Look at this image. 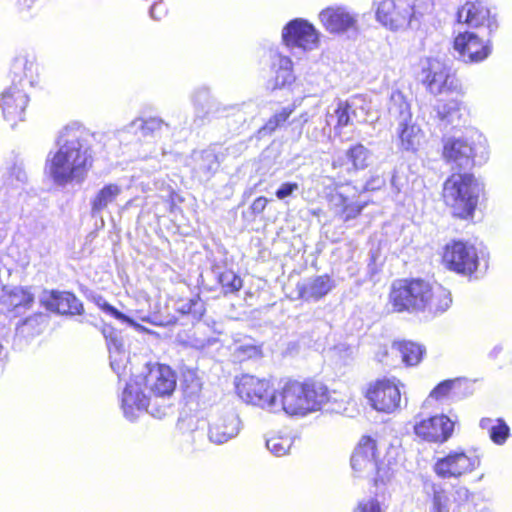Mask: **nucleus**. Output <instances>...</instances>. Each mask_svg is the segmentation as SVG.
I'll return each instance as SVG.
<instances>
[{"instance_id":"a18cd8bd","label":"nucleus","mask_w":512,"mask_h":512,"mask_svg":"<svg viewBox=\"0 0 512 512\" xmlns=\"http://www.w3.org/2000/svg\"><path fill=\"white\" fill-rule=\"evenodd\" d=\"M362 100L360 98H353L351 100L343 102L344 109L349 112V116L351 119V123L354 121H360L363 118V106L361 104Z\"/></svg>"},{"instance_id":"473e14b6","label":"nucleus","mask_w":512,"mask_h":512,"mask_svg":"<svg viewBox=\"0 0 512 512\" xmlns=\"http://www.w3.org/2000/svg\"><path fill=\"white\" fill-rule=\"evenodd\" d=\"M163 126H168L160 118L151 117L148 119H135L131 121L124 128L117 131L120 135L123 132L137 133L140 131L143 136L154 135L155 132L159 131Z\"/></svg>"},{"instance_id":"e2e57ef3","label":"nucleus","mask_w":512,"mask_h":512,"mask_svg":"<svg viewBox=\"0 0 512 512\" xmlns=\"http://www.w3.org/2000/svg\"><path fill=\"white\" fill-rule=\"evenodd\" d=\"M389 354H392L391 351L389 352L386 348H383L376 354V358L379 362L392 366L394 363L388 360Z\"/></svg>"},{"instance_id":"f704fd0d","label":"nucleus","mask_w":512,"mask_h":512,"mask_svg":"<svg viewBox=\"0 0 512 512\" xmlns=\"http://www.w3.org/2000/svg\"><path fill=\"white\" fill-rule=\"evenodd\" d=\"M3 178L5 184L15 188H19L27 180L23 167L18 163L8 164L5 167Z\"/></svg>"},{"instance_id":"ddd939ff","label":"nucleus","mask_w":512,"mask_h":512,"mask_svg":"<svg viewBox=\"0 0 512 512\" xmlns=\"http://www.w3.org/2000/svg\"><path fill=\"white\" fill-rule=\"evenodd\" d=\"M479 466L480 458L477 455H469L463 450H454L437 459L434 471L443 479L459 478L473 472Z\"/></svg>"},{"instance_id":"c9c22d12","label":"nucleus","mask_w":512,"mask_h":512,"mask_svg":"<svg viewBox=\"0 0 512 512\" xmlns=\"http://www.w3.org/2000/svg\"><path fill=\"white\" fill-rule=\"evenodd\" d=\"M218 281L224 291V294L236 293L242 286V279L232 270H225L218 276Z\"/></svg>"},{"instance_id":"79ce46f5","label":"nucleus","mask_w":512,"mask_h":512,"mask_svg":"<svg viewBox=\"0 0 512 512\" xmlns=\"http://www.w3.org/2000/svg\"><path fill=\"white\" fill-rule=\"evenodd\" d=\"M460 110V102L457 100H450L446 103H439L435 111L440 120L452 123L454 120V114Z\"/></svg>"},{"instance_id":"4d7b16f0","label":"nucleus","mask_w":512,"mask_h":512,"mask_svg":"<svg viewBox=\"0 0 512 512\" xmlns=\"http://www.w3.org/2000/svg\"><path fill=\"white\" fill-rule=\"evenodd\" d=\"M199 304L198 300L196 299H188L185 301H180L177 303V311H179L181 314H190L194 311V307Z\"/></svg>"},{"instance_id":"69168bd1","label":"nucleus","mask_w":512,"mask_h":512,"mask_svg":"<svg viewBox=\"0 0 512 512\" xmlns=\"http://www.w3.org/2000/svg\"><path fill=\"white\" fill-rule=\"evenodd\" d=\"M37 0H16L20 10L30 9Z\"/></svg>"},{"instance_id":"ea45409f","label":"nucleus","mask_w":512,"mask_h":512,"mask_svg":"<svg viewBox=\"0 0 512 512\" xmlns=\"http://www.w3.org/2000/svg\"><path fill=\"white\" fill-rule=\"evenodd\" d=\"M293 113V108H283L280 112L274 114L266 124L258 131L260 136H265L274 132L278 127L283 125L290 115Z\"/></svg>"},{"instance_id":"7c9ffc66","label":"nucleus","mask_w":512,"mask_h":512,"mask_svg":"<svg viewBox=\"0 0 512 512\" xmlns=\"http://www.w3.org/2000/svg\"><path fill=\"white\" fill-rule=\"evenodd\" d=\"M423 348L413 342H394L391 346L392 355L399 356L407 366H413L420 362Z\"/></svg>"},{"instance_id":"6e6552de","label":"nucleus","mask_w":512,"mask_h":512,"mask_svg":"<svg viewBox=\"0 0 512 512\" xmlns=\"http://www.w3.org/2000/svg\"><path fill=\"white\" fill-rule=\"evenodd\" d=\"M146 391L142 389V383L136 380L126 384L122 393L121 403L124 416L128 420L134 421L139 413L144 411L159 419L166 415L169 405L157 406L153 398Z\"/></svg>"},{"instance_id":"4c0bfd02","label":"nucleus","mask_w":512,"mask_h":512,"mask_svg":"<svg viewBox=\"0 0 512 512\" xmlns=\"http://www.w3.org/2000/svg\"><path fill=\"white\" fill-rule=\"evenodd\" d=\"M292 446V440L287 436L274 435L266 439L267 449L275 456L286 455Z\"/></svg>"},{"instance_id":"4be33fe9","label":"nucleus","mask_w":512,"mask_h":512,"mask_svg":"<svg viewBox=\"0 0 512 512\" xmlns=\"http://www.w3.org/2000/svg\"><path fill=\"white\" fill-rule=\"evenodd\" d=\"M324 29L331 34H341L355 27L356 15L343 6H330L318 15Z\"/></svg>"},{"instance_id":"a878e982","label":"nucleus","mask_w":512,"mask_h":512,"mask_svg":"<svg viewBox=\"0 0 512 512\" xmlns=\"http://www.w3.org/2000/svg\"><path fill=\"white\" fill-rule=\"evenodd\" d=\"M39 67L36 61V57L30 53L18 54L11 65V72L14 75L13 82L19 79L20 86L23 87V78L28 82L30 86H36L39 83Z\"/></svg>"},{"instance_id":"774afa93","label":"nucleus","mask_w":512,"mask_h":512,"mask_svg":"<svg viewBox=\"0 0 512 512\" xmlns=\"http://www.w3.org/2000/svg\"><path fill=\"white\" fill-rule=\"evenodd\" d=\"M501 351L502 347L500 345H497L489 352V357L495 359L501 353Z\"/></svg>"},{"instance_id":"58836bf2","label":"nucleus","mask_w":512,"mask_h":512,"mask_svg":"<svg viewBox=\"0 0 512 512\" xmlns=\"http://www.w3.org/2000/svg\"><path fill=\"white\" fill-rule=\"evenodd\" d=\"M334 119H336V124L334 126L335 129H341L348 125H352L349 112L344 109V104L342 101L337 103V106L333 109L332 112H327L326 125L331 126Z\"/></svg>"},{"instance_id":"393cba45","label":"nucleus","mask_w":512,"mask_h":512,"mask_svg":"<svg viewBox=\"0 0 512 512\" xmlns=\"http://www.w3.org/2000/svg\"><path fill=\"white\" fill-rule=\"evenodd\" d=\"M190 165L194 177L199 181H208L218 170L220 161L213 149L195 151L191 156Z\"/></svg>"},{"instance_id":"c756f323","label":"nucleus","mask_w":512,"mask_h":512,"mask_svg":"<svg viewBox=\"0 0 512 512\" xmlns=\"http://www.w3.org/2000/svg\"><path fill=\"white\" fill-rule=\"evenodd\" d=\"M46 323V316L35 313L22 320L16 327V337L29 340L42 333Z\"/></svg>"},{"instance_id":"c03bdc74","label":"nucleus","mask_w":512,"mask_h":512,"mask_svg":"<svg viewBox=\"0 0 512 512\" xmlns=\"http://www.w3.org/2000/svg\"><path fill=\"white\" fill-rule=\"evenodd\" d=\"M366 206V202L360 203L354 200V197L350 199L347 205L343 208L339 216L344 221H349L356 218Z\"/></svg>"},{"instance_id":"2f4dec72","label":"nucleus","mask_w":512,"mask_h":512,"mask_svg":"<svg viewBox=\"0 0 512 512\" xmlns=\"http://www.w3.org/2000/svg\"><path fill=\"white\" fill-rule=\"evenodd\" d=\"M104 336L107 340V346L110 352V366L118 376L121 375V370L125 369L122 365L124 349L123 342L119 335L111 330L109 334L104 330Z\"/></svg>"},{"instance_id":"bb28decb","label":"nucleus","mask_w":512,"mask_h":512,"mask_svg":"<svg viewBox=\"0 0 512 512\" xmlns=\"http://www.w3.org/2000/svg\"><path fill=\"white\" fill-rule=\"evenodd\" d=\"M335 286L329 275H319L306 279L297 285L299 296L305 301H318L325 297Z\"/></svg>"},{"instance_id":"e433bc0d","label":"nucleus","mask_w":512,"mask_h":512,"mask_svg":"<svg viewBox=\"0 0 512 512\" xmlns=\"http://www.w3.org/2000/svg\"><path fill=\"white\" fill-rule=\"evenodd\" d=\"M347 157L354 169H364L369 165L370 152L362 144H357L347 151Z\"/></svg>"},{"instance_id":"39448f33","label":"nucleus","mask_w":512,"mask_h":512,"mask_svg":"<svg viewBox=\"0 0 512 512\" xmlns=\"http://www.w3.org/2000/svg\"><path fill=\"white\" fill-rule=\"evenodd\" d=\"M443 157L453 169L466 170L483 165L489 158L487 139L478 132L464 138H447L443 145Z\"/></svg>"},{"instance_id":"9d476101","label":"nucleus","mask_w":512,"mask_h":512,"mask_svg":"<svg viewBox=\"0 0 512 512\" xmlns=\"http://www.w3.org/2000/svg\"><path fill=\"white\" fill-rule=\"evenodd\" d=\"M420 75L426 88L434 95L457 91L460 86L451 68L436 58H429L422 63Z\"/></svg>"},{"instance_id":"603ef678","label":"nucleus","mask_w":512,"mask_h":512,"mask_svg":"<svg viewBox=\"0 0 512 512\" xmlns=\"http://www.w3.org/2000/svg\"><path fill=\"white\" fill-rule=\"evenodd\" d=\"M454 385V381L452 380H445L438 384L430 393V397L439 399L441 397L446 396L449 391L452 389Z\"/></svg>"},{"instance_id":"052dcab7","label":"nucleus","mask_w":512,"mask_h":512,"mask_svg":"<svg viewBox=\"0 0 512 512\" xmlns=\"http://www.w3.org/2000/svg\"><path fill=\"white\" fill-rule=\"evenodd\" d=\"M267 202L268 200L263 196L256 198L251 205L252 211L255 214L262 213L266 208Z\"/></svg>"},{"instance_id":"6ab92c4d","label":"nucleus","mask_w":512,"mask_h":512,"mask_svg":"<svg viewBox=\"0 0 512 512\" xmlns=\"http://www.w3.org/2000/svg\"><path fill=\"white\" fill-rule=\"evenodd\" d=\"M378 463L376 441L369 436H363L351 456V467L359 476L370 478Z\"/></svg>"},{"instance_id":"13d9d810","label":"nucleus","mask_w":512,"mask_h":512,"mask_svg":"<svg viewBox=\"0 0 512 512\" xmlns=\"http://www.w3.org/2000/svg\"><path fill=\"white\" fill-rule=\"evenodd\" d=\"M166 6L164 3L155 2L150 8V16L155 20H160L166 14Z\"/></svg>"},{"instance_id":"9b49d317","label":"nucleus","mask_w":512,"mask_h":512,"mask_svg":"<svg viewBox=\"0 0 512 512\" xmlns=\"http://www.w3.org/2000/svg\"><path fill=\"white\" fill-rule=\"evenodd\" d=\"M145 390L153 398L157 406L166 403L176 388V376L169 366L154 364L148 367V372L141 378Z\"/></svg>"},{"instance_id":"a211bd4d","label":"nucleus","mask_w":512,"mask_h":512,"mask_svg":"<svg viewBox=\"0 0 512 512\" xmlns=\"http://www.w3.org/2000/svg\"><path fill=\"white\" fill-rule=\"evenodd\" d=\"M28 102L29 98L24 88L15 82L2 92L0 106L3 117L12 127H14L18 121L24 120L25 109Z\"/></svg>"},{"instance_id":"20e7f679","label":"nucleus","mask_w":512,"mask_h":512,"mask_svg":"<svg viewBox=\"0 0 512 512\" xmlns=\"http://www.w3.org/2000/svg\"><path fill=\"white\" fill-rule=\"evenodd\" d=\"M483 189L474 175L454 173L444 182L443 198L454 216L467 219L473 216Z\"/></svg>"},{"instance_id":"dca6fc26","label":"nucleus","mask_w":512,"mask_h":512,"mask_svg":"<svg viewBox=\"0 0 512 512\" xmlns=\"http://www.w3.org/2000/svg\"><path fill=\"white\" fill-rule=\"evenodd\" d=\"M454 422L446 415L439 414L427 418L417 416L414 432L428 442L443 443L452 435Z\"/></svg>"},{"instance_id":"0e129e2a","label":"nucleus","mask_w":512,"mask_h":512,"mask_svg":"<svg viewBox=\"0 0 512 512\" xmlns=\"http://www.w3.org/2000/svg\"><path fill=\"white\" fill-rule=\"evenodd\" d=\"M480 427L482 429H486L489 432V434H491L492 430L495 427V420L490 418H483L480 421Z\"/></svg>"},{"instance_id":"4468645a","label":"nucleus","mask_w":512,"mask_h":512,"mask_svg":"<svg viewBox=\"0 0 512 512\" xmlns=\"http://www.w3.org/2000/svg\"><path fill=\"white\" fill-rule=\"evenodd\" d=\"M443 262L450 269L461 274L477 271L479 257L476 248L463 241H453L445 246Z\"/></svg>"},{"instance_id":"3c124183","label":"nucleus","mask_w":512,"mask_h":512,"mask_svg":"<svg viewBox=\"0 0 512 512\" xmlns=\"http://www.w3.org/2000/svg\"><path fill=\"white\" fill-rule=\"evenodd\" d=\"M354 512H383L377 499L370 498L359 502Z\"/></svg>"},{"instance_id":"2eb2a0df","label":"nucleus","mask_w":512,"mask_h":512,"mask_svg":"<svg viewBox=\"0 0 512 512\" xmlns=\"http://www.w3.org/2000/svg\"><path fill=\"white\" fill-rule=\"evenodd\" d=\"M282 40L287 47L311 51L319 45V32L308 20L296 18L284 26Z\"/></svg>"},{"instance_id":"de8ad7c7","label":"nucleus","mask_w":512,"mask_h":512,"mask_svg":"<svg viewBox=\"0 0 512 512\" xmlns=\"http://www.w3.org/2000/svg\"><path fill=\"white\" fill-rule=\"evenodd\" d=\"M259 353V348L252 344L239 345L235 348L234 351L235 357L240 361L256 357L259 355Z\"/></svg>"},{"instance_id":"09e8293b","label":"nucleus","mask_w":512,"mask_h":512,"mask_svg":"<svg viewBox=\"0 0 512 512\" xmlns=\"http://www.w3.org/2000/svg\"><path fill=\"white\" fill-rule=\"evenodd\" d=\"M299 190V184L296 182H284L275 191L277 199L284 201L294 195Z\"/></svg>"},{"instance_id":"f257e3e1","label":"nucleus","mask_w":512,"mask_h":512,"mask_svg":"<svg viewBox=\"0 0 512 512\" xmlns=\"http://www.w3.org/2000/svg\"><path fill=\"white\" fill-rule=\"evenodd\" d=\"M56 146V152L48 160L55 183L82 181L92 165L88 132L77 124L68 125L59 132Z\"/></svg>"},{"instance_id":"37998d69","label":"nucleus","mask_w":512,"mask_h":512,"mask_svg":"<svg viewBox=\"0 0 512 512\" xmlns=\"http://www.w3.org/2000/svg\"><path fill=\"white\" fill-rule=\"evenodd\" d=\"M431 512H450V499L443 489L434 488Z\"/></svg>"},{"instance_id":"bf43d9fd","label":"nucleus","mask_w":512,"mask_h":512,"mask_svg":"<svg viewBox=\"0 0 512 512\" xmlns=\"http://www.w3.org/2000/svg\"><path fill=\"white\" fill-rule=\"evenodd\" d=\"M470 495L471 493L466 487L460 486L455 489L454 498L455 501L462 503L468 501Z\"/></svg>"},{"instance_id":"5701e85b","label":"nucleus","mask_w":512,"mask_h":512,"mask_svg":"<svg viewBox=\"0 0 512 512\" xmlns=\"http://www.w3.org/2000/svg\"><path fill=\"white\" fill-rule=\"evenodd\" d=\"M34 302V295L28 288L4 289L0 296V312L11 317L24 313Z\"/></svg>"},{"instance_id":"b1692460","label":"nucleus","mask_w":512,"mask_h":512,"mask_svg":"<svg viewBox=\"0 0 512 512\" xmlns=\"http://www.w3.org/2000/svg\"><path fill=\"white\" fill-rule=\"evenodd\" d=\"M457 19L471 27L486 25L490 32L497 29L495 18L490 16L489 9L480 1L466 2L458 10Z\"/></svg>"},{"instance_id":"0eeeda50","label":"nucleus","mask_w":512,"mask_h":512,"mask_svg":"<svg viewBox=\"0 0 512 512\" xmlns=\"http://www.w3.org/2000/svg\"><path fill=\"white\" fill-rule=\"evenodd\" d=\"M236 390L246 403L277 413L278 390L273 389L268 380L248 374L242 375L236 383Z\"/></svg>"},{"instance_id":"a19ab883","label":"nucleus","mask_w":512,"mask_h":512,"mask_svg":"<svg viewBox=\"0 0 512 512\" xmlns=\"http://www.w3.org/2000/svg\"><path fill=\"white\" fill-rule=\"evenodd\" d=\"M352 190L349 186L340 187L339 190H336L331 194L329 198V203L334 212L339 215L343 208L347 205L352 197H355L356 192L352 194L349 191Z\"/></svg>"},{"instance_id":"cd10ccee","label":"nucleus","mask_w":512,"mask_h":512,"mask_svg":"<svg viewBox=\"0 0 512 512\" xmlns=\"http://www.w3.org/2000/svg\"><path fill=\"white\" fill-rule=\"evenodd\" d=\"M270 58L272 61V69L275 70V78L273 82L269 84V88L275 90L291 84L294 81L291 59L277 51H272Z\"/></svg>"},{"instance_id":"5fc2aeb1","label":"nucleus","mask_w":512,"mask_h":512,"mask_svg":"<svg viewBox=\"0 0 512 512\" xmlns=\"http://www.w3.org/2000/svg\"><path fill=\"white\" fill-rule=\"evenodd\" d=\"M329 127L326 124L322 128L315 127L312 131L307 132L308 139L314 142L323 141L330 134Z\"/></svg>"},{"instance_id":"72a5a7b5","label":"nucleus","mask_w":512,"mask_h":512,"mask_svg":"<svg viewBox=\"0 0 512 512\" xmlns=\"http://www.w3.org/2000/svg\"><path fill=\"white\" fill-rule=\"evenodd\" d=\"M192 101L195 108L196 120H199L201 124L212 111L213 100L209 90L205 87L197 89L192 96Z\"/></svg>"},{"instance_id":"1a4fd4ad","label":"nucleus","mask_w":512,"mask_h":512,"mask_svg":"<svg viewBox=\"0 0 512 512\" xmlns=\"http://www.w3.org/2000/svg\"><path fill=\"white\" fill-rule=\"evenodd\" d=\"M402 386L395 377H383L368 384L365 397L373 409L390 414L401 407Z\"/></svg>"},{"instance_id":"f8f14e48","label":"nucleus","mask_w":512,"mask_h":512,"mask_svg":"<svg viewBox=\"0 0 512 512\" xmlns=\"http://www.w3.org/2000/svg\"><path fill=\"white\" fill-rule=\"evenodd\" d=\"M413 15V7L406 0H383L376 9L377 21L392 31L412 26Z\"/></svg>"},{"instance_id":"c85d7f7f","label":"nucleus","mask_w":512,"mask_h":512,"mask_svg":"<svg viewBox=\"0 0 512 512\" xmlns=\"http://www.w3.org/2000/svg\"><path fill=\"white\" fill-rule=\"evenodd\" d=\"M122 193L121 186L110 183L103 186L91 200V214L99 216Z\"/></svg>"},{"instance_id":"412c9836","label":"nucleus","mask_w":512,"mask_h":512,"mask_svg":"<svg viewBox=\"0 0 512 512\" xmlns=\"http://www.w3.org/2000/svg\"><path fill=\"white\" fill-rule=\"evenodd\" d=\"M40 303L49 311L60 315H80L84 308L82 302L66 291H43Z\"/></svg>"},{"instance_id":"680f3d73","label":"nucleus","mask_w":512,"mask_h":512,"mask_svg":"<svg viewBox=\"0 0 512 512\" xmlns=\"http://www.w3.org/2000/svg\"><path fill=\"white\" fill-rule=\"evenodd\" d=\"M385 184V180L381 177H374L371 180H369L366 185L364 186V189L367 191H373L380 189Z\"/></svg>"},{"instance_id":"6e6d98bb","label":"nucleus","mask_w":512,"mask_h":512,"mask_svg":"<svg viewBox=\"0 0 512 512\" xmlns=\"http://www.w3.org/2000/svg\"><path fill=\"white\" fill-rule=\"evenodd\" d=\"M191 378V384H187L186 388L190 394H197L200 392L202 388V383L199 378H197L193 372H189L185 375L184 382L187 383L188 379Z\"/></svg>"},{"instance_id":"7ed1b4c3","label":"nucleus","mask_w":512,"mask_h":512,"mask_svg":"<svg viewBox=\"0 0 512 512\" xmlns=\"http://www.w3.org/2000/svg\"><path fill=\"white\" fill-rule=\"evenodd\" d=\"M328 401L329 390L323 383L289 380L278 389L277 412L304 417L321 410Z\"/></svg>"},{"instance_id":"f03ea898","label":"nucleus","mask_w":512,"mask_h":512,"mask_svg":"<svg viewBox=\"0 0 512 512\" xmlns=\"http://www.w3.org/2000/svg\"><path fill=\"white\" fill-rule=\"evenodd\" d=\"M390 301L397 312H427L438 315L449 309L452 297L450 291L440 284L412 279L395 282Z\"/></svg>"},{"instance_id":"864d4df0","label":"nucleus","mask_w":512,"mask_h":512,"mask_svg":"<svg viewBox=\"0 0 512 512\" xmlns=\"http://www.w3.org/2000/svg\"><path fill=\"white\" fill-rule=\"evenodd\" d=\"M102 309L110 314L111 316H113L114 318L122 321V322H126V323H129L130 325L134 326L136 325L135 322L129 318L128 316H126L124 313L120 312L119 310H117L115 307H113L112 305H110L109 303H104L103 306H102Z\"/></svg>"},{"instance_id":"49530a36","label":"nucleus","mask_w":512,"mask_h":512,"mask_svg":"<svg viewBox=\"0 0 512 512\" xmlns=\"http://www.w3.org/2000/svg\"><path fill=\"white\" fill-rule=\"evenodd\" d=\"M509 435V427L502 419L495 420V427L490 434L491 440L496 444L505 442Z\"/></svg>"},{"instance_id":"8fccbe9b","label":"nucleus","mask_w":512,"mask_h":512,"mask_svg":"<svg viewBox=\"0 0 512 512\" xmlns=\"http://www.w3.org/2000/svg\"><path fill=\"white\" fill-rule=\"evenodd\" d=\"M391 477V469L383 463H377V468L371 478L373 479L374 484L377 486L379 484H385L391 479Z\"/></svg>"},{"instance_id":"423d86ee","label":"nucleus","mask_w":512,"mask_h":512,"mask_svg":"<svg viewBox=\"0 0 512 512\" xmlns=\"http://www.w3.org/2000/svg\"><path fill=\"white\" fill-rule=\"evenodd\" d=\"M389 113L399 117L397 136L400 149L412 153L418 151L424 142V132L411 122L410 106L401 92L391 94Z\"/></svg>"},{"instance_id":"f3484780","label":"nucleus","mask_w":512,"mask_h":512,"mask_svg":"<svg viewBox=\"0 0 512 512\" xmlns=\"http://www.w3.org/2000/svg\"><path fill=\"white\" fill-rule=\"evenodd\" d=\"M457 57L465 63H477L485 60L491 53L489 41H483L473 32L459 33L453 43Z\"/></svg>"},{"instance_id":"338daca9","label":"nucleus","mask_w":512,"mask_h":512,"mask_svg":"<svg viewBox=\"0 0 512 512\" xmlns=\"http://www.w3.org/2000/svg\"><path fill=\"white\" fill-rule=\"evenodd\" d=\"M391 186L397 193L401 192L402 190V183H400L399 177L396 174H393L391 178Z\"/></svg>"},{"instance_id":"aec40b11","label":"nucleus","mask_w":512,"mask_h":512,"mask_svg":"<svg viewBox=\"0 0 512 512\" xmlns=\"http://www.w3.org/2000/svg\"><path fill=\"white\" fill-rule=\"evenodd\" d=\"M241 430V421L233 409L216 414L210 424L208 437L215 444H224L235 438Z\"/></svg>"}]
</instances>
